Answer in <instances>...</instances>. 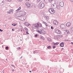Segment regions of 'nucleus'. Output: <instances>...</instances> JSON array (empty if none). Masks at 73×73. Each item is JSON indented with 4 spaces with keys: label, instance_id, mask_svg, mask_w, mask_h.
I'll list each match as a JSON object with an SVG mask.
<instances>
[{
    "label": "nucleus",
    "instance_id": "f257e3e1",
    "mask_svg": "<svg viewBox=\"0 0 73 73\" xmlns=\"http://www.w3.org/2000/svg\"><path fill=\"white\" fill-rule=\"evenodd\" d=\"M40 9H43L45 7V5L42 2H40L39 4Z\"/></svg>",
    "mask_w": 73,
    "mask_h": 73
},
{
    "label": "nucleus",
    "instance_id": "f03ea898",
    "mask_svg": "<svg viewBox=\"0 0 73 73\" xmlns=\"http://www.w3.org/2000/svg\"><path fill=\"white\" fill-rule=\"evenodd\" d=\"M38 26H39V25H38V24H34L32 25L33 28H35V29L36 28V29H39V27Z\"/></svg>",
    "mask_w": 73,
    "mask_h": 73
},
{
    "label": "nucleus",
    "instance_id": "7ed1b4c3",
    "mask_svg": "<svg viewBox=\"0 0 73 73\" xmlns=\"http://www.w3.org/2000/svg\"><path fill=\"white\" fill-rule=\"evenodd\" d=\"M51 7L52 8H53V9H56L57 7V9H59V8H60L58 6H57V5L56 4H54L52 5Z\"/></svg>",
    "mask_w": 73,
    "mask_h": 73
},
{
    "label": "nucleus",
    "instance_id": "20e7f679",
    "mask_svg": "<svg viewBox=\"0 0 73 73\" xmlns=\"http://www.w3.org/2000/svg\"><path fill=\"white\" fill-rule=\"evenodd\" d=\"M48 11L49 12H50V13H51V14H54V13H55V11L52 8L50 9Z\"/></svg>",
    "mask_w": 73,
    "mask_h": 73
},
{
    "label": "nucleus",
    "instance_id": "39448f33",
    "mask_svg": "<svg viewBox=\"0 0 73 73\" xmlns=\"http://www.w3.org/2000/svg\"><path fill=\"white\" fill-rule=\"evenodd\" d=\"M3 5H4V0H0V6H3Z\"/></svg>",
    "mask_w": 73,
    "mask_h": 73
},
{
    "label": "nucleus",
    "instance_id": "423d86ee",
    "mask_svg": "<svg viewBox=\"0 0 73 73\" xmlns=\"http://www.w3.org/2000/svg\"><path fill=\"white\" fill-rule=\"evenodd\" d=\"M55 33H56L58 34V35H60V34L61 33V32L60 30H56L55 31Z\"/></svg>",
    "mask_w": 73,
    "mask_h": 73
},
{
    "label": "nucleus",
    "instance_id": "0eeeda50",
    "mask_svg": "<svg viewBox=\"0 0 73 73\" xmlns=\"http://www.w3.org/2000/svg\"><path fill=\"white\" fill-rule=\"evenodd\" d=\"M60 27L61 29H65V25L63 24L61 25Z\"/></svg>",
    "mask_w": 73,
    "mask_h": 73
},
{
    "label": "nucleus",
    "instance_id": "6e6552de",
    "mask_svg": "<svg viewBox=\"0 0 73 73\" xmlns=\"http://www.w3.org/2000/svg\"><path fill=\"white\" fill-rule=\"evenodd\" d=\"M59 5L61 7H64V2H60L59 3Z\"/></svg>",
    "mask_w": 73,
    "mask_h": 73
},
{
    "label": "nucleus",
    "instance_id": "1a4fd4ad",
    "mask_svg": "<svg viewBox=\"0 0 73 73\" xmlns=\"http://www.w3.org/2000/svg\"><path fill=\"white\" fill-rule=\"evenodd\" d=\"M25 5L26 6L28 7V8L31 7V5L29 3H25Z\"/></svg>",
    "mask_w": 73,
    "mask_h": 73
},
{
    "label": "nucleus",
    "instance_id": "9d476101",
    "mask_svg": "<svg viewBox=\"0 0 73 73\" xmlns=\"http://www.w3.org/2000/svg\"><path fill=\"white\" fill-rule=\"evenodd\" d=\"M53 23L54 25H56L58 24V22L56 21H53Z\"/></svg>",
    "mask_w": 73,
    "mask_h": 73
},
{
    "label": "nucleus",
    "instance_id": "9b49d317",
    "mask_svg": "<svg viewBox=\"0 0 73 73\" xmlns=\"http://www.w3.org/2000/svg\"><path fill=\"white\" fill-rule=\"evenodd\" d=\"M15 17L17 18V17H20V16H19V13H15Z\"/></svg>",
    "mask_w": 73,
    "mask_h": 73
},
{
    "label": "nucleus",
    "instance_id": "f8f14e48",
    "mask_svg": "<svg viewBox=\"0 0 73 73\" xmlns=\"http://www.w3.org/2000/svg\"><path fill=\"white\" fill-rule=\"evenodd\" d=\"M70 25H71V23L70 22H68L66 24V26L68 27H69Z\"/></svg>",
    "mask_w": 73,
    "mask_h": 73
},
{
    "label": "nucleus",
    "instance_id": "ddd939ff",
    "mask_svg": "<svg viewBox=\"0 0 73 73\" xmlns=\"http://www.w3.org/2000/svg\"><path fill=\"white\" fill-rule=\"evenodd\" d=\"M64 43L63 42H61L60 44V45L61 47H64Z\"/></svg>",
    "mask_w": 73,
    "mask_h": 73
},
{
    "label": "nucleus",
    "instance_id": "4468645a",
    "mask_svg": "<svg viewBox=\"0 0 73 73\" xmlns=\"http://www.w3.org/2000/svg\"><path fill=\"white\" fill-rule=\"evenodd\" d=\"M65 31L66 32V33L67 35H69V34H70V32H69V31H68V30H65Z\"/></svg>",
    "mask_w": 73,
    "mask_h": 73
},
{
    "label": "nucleus",
    "instance_id": "2eb2a0df",
    "mask_svg": "<svg viewBox=\"0 0 73 73\" xmlns=\"http://www.w3.org/2000/svg\"><path fill=\"white\" fill-rule=\"evenodd\" d=\"M41 34H45V32L43 30H41Z\"/></svg>",
    "mask_w": 73,
    "mask_h": 73
},
{
    "label": "nucleus",
    "instance_id": "dca6fc26",
    "mask_svg": "<svg viewBox=\"0 0 73 73\" xmlns=\"http://www.w3.org/2000/svg\"><path fill=\"white\" fill-rule=\"evenodd\" d=\"M22 16H24V15H26V13H25L24 11H23L22 12Z\"/></svg>",
    "mask_w": 73,
    "mask_h": 73
},
{
    "label": "nucleus",
    "instance_id": "f3484780",
    "mask_svg": "<svg viewBox=\"0 0 73 73\" xmlns=\"http://www.w3.org/2000/svg\"><path fill=\"white\" fill-rule=\"evenodd\" d=\"M45 19L46 20H48L49 19V17L48 16H46L45 17Z\"/></svg>",
    "mask_w": 73,
    "mask_h": 73
},
{
    "label": "nucleus",
    "instance_id": "a211bd4d",
    "mask_svg": "<svg viewBox=\"0 0 73 73\" xmlns=\"http://www.w3.org/2000/svg\"><path fill=\"white\" fill-rule=\"evenodd\" d=\"M36 32L40 33V34H41V30L40 31L38 30H36Z\"/></svg>",
    "mask_w": 73,
    "mask_h": 73
},
{
    "label": "nucleus",
    "instance_id": "6ab92c4d",
    "mask_svg": "<svg viewBox=\"0 0 73 73\" xmlns=\"http://www.w3.org/2000/svg\"><path fill=\"white\" fill-rule=\"evenodd\" d=\"M58 0H54V2L55 3L57 4V3H58Z\"/></svg>",
    "mask_w": 73,
    "mask_h": 73
},
{
    "label": "nucleus",
    "instance_id": "aec40b11",
    "mask_svg": "<svg viewBox=\"0 0 73 73\" xmlns=\"http://www.w3.org/2000/svg\"><path fill=\"white\" fill-rule=\"evenodd\" d=\"M25 31H26V32H28V30L27 28L26 27L25 28Z\"/></svg>",
    "mask_w": 73,
    "mask_h": 73
},
{
    "label": "nucleus",
    "instance_id": "412c9836",
    "mask_svg": "<svg viewBox=\"0 0 73 73\" xmlns=\"http://www.w3.org/2000/svg\"><path fill=\"white\" fill-rule=\"evenodd\" d=\"M41 38L42 40H44V38L43 36H41Z\"/></svg>",
    "mask_w": 73,
    "mask_h": 73
},
{
    "label": "nucleus",
    "instance_id": "4be33fe9",
    "mask_svg": "<svg viewBox=\"0 0 73 73\" xmlns=\"http://www.w3.org/2000/svg\"><path fill=\"white\" fill-rule=\"evenodd\" d=\"M11 11L10 10L9 11H7V13H8V14H10L11 13Z\"/></svg>",
    "mask_w": 73,
    "mask_h": 73
},
{
    "label": "nucleus",
    "instance_id": "5701e85b",
    "mask_svg": "<svg viewBox=\"0 0 73 73\" xmlns=\"http://www.w3.org/2000/svg\"><path fill=\"white\" fill-rule=\"evenodd\" d=\"M58 44H59V43L58 42H57L56 43H55V45H57Z\"/></svg>",
    "mask_w": 73,
    "mask_h": 73
},
{
    "label": "nucleus",
    "instance_id": "b1692460",
    "mask_svg": "<svg viewBox=\"0 0 73 73\" xmlns=\"http://www.w3.org/2000/svg\"><path fill=\"white\" fill-rule=\"evenodd\" d=\"M41 0H37V3H39V2H40V1H41Z\"/></svg>",
    "mask_w": 73,
    "mask_h": 73
},
{
    "label": "nucleus",
    "instance_id": "393cba45",
    "mask_svg": "<svg viewBox=\"0 0 73 73\" xmlns=\"http://www.w3.org/2000/svg\"><path fill=\"white\" fill-rule=\"evenodd\" d=\"M8 49H9V47L8 46H7L6 47V50H8Z\"/></svg>",
    "mask_w": 73,
    "mask_h": 73
},
{
    "label": "nucleus",
    "instance_id": "a878e982",
    "mask_svg": "<svg viewBox=\"0 0 73 73\" xmlns=\"http://www.w3.org/2000/svg\"><path fill=\"white\" fill-rule=\"evenodd\" d=\"M17 24L15 23H13L12 24V25H13V26H15V25H16Z\"/></svg>",
    "mask_w": 73,
    "mask_h": 73
},
{
    "label": "nucleus",
    "instance_id": "bb28decb",
    "mask_svg": "<svg viewBox=\"0 0 73 73\" xmlns=\"http://www.w3.org/2000/svg\"><path fill=\"white\" fill-rule=\"evenodd\" d=\"M71 31H73V27H72Z\"/></svg>",
    "mask_w": 73,
    "mask_h": 73
},
{
    "label": "nucleus",
    "instance_id": "cd10ccee",
    "mask_svg": "<svg viewBox=\"0 0 73 73\" xmlns=\"http://www.w3.org/2000/svg\"><path fill=\"white\" fill-rule=\"evenodd\" d=\"M51 48V46H48V47L47 48L48 49H49V48Z\"/></svg>",
    "mask_w": 73,
    "mask_h": 73
},
{
    "label": "nucleus",
    "instance_id": "c85d7f7f",
    "mask_svg": "<svg viewBox=\"0 0 73 73\" xmlns=\"http://www.w3.org/2000/svg\"><path fill=\"white\" fill-rule=\"evenodd\" d=\"M13 9H11L10 11H11V13H13Z\"/></svg>",
    "mask_w": 73,
    "mask_h": 73
},
{
    "label": "nucleus",
    "instance_id": "c756f323",
    "mask_svg": "<svg viewBox=\"0 0 73 73\" xmlns=\"http://www.w3.org/2000/svg\"><path fill=\"white\" fill-rule=\"evenodd\" d=\"M52 47H53L52 48L53 49H54V48H56V46H53Z\"/></svg>",
    "mask_w": 73,
    "mask_h": 73
},
{
    "label": "nucleus",
    "instance_id": "7c9ffc66",
    "mask_svg": "<svg viewBox=\"0 0 73 73\" xmlns=\"http://www.w3.org/2000/svg\"><path fill=\"white\" fill-rule=\"evenodd\" d=\"M35 53H38V52H37V51H35L34 52V54H35Z\"/></svg>",
    "mask_w": 73,
    "mask_h": 73
},
{
    "label": "nucleus",
    "instance_id": "2f4dec72",
    "mask_svg": "<svg viewBox=\"0 0 73 73\" xmlns=\"http://www.w3.org/2000/svg\"><path fill=\"white\" fill-rule=\"evenodd\" d=\"M19 1V2H22L23 1V0H18Z\"/></svg>",
    "mask_w": 73,
    "mask_h": 73
},
{
    "label": "nucleus",
    "instance_id": "473e14b6",
    "mask_svg": "<svg viewBox=\"0 0 73 73\" xmlns=\"http://www.w3.org/2000/svg\"><path fill=\"white\" fill-rule=\"evenodd\" d=\"M48 41H50V38H48Z\"/></svg>",
    "mask_w": 73,
    "mask_h": 73
},
{
    "label": "nucleus",
    "instance_id": "72a5a7b5",
    "mask_svg": "<svg viewBox=\"0 0 73 73\" xmlns=\"http://www.w3.org/2000/svg\"><path fill=\"white\" fill-rule=\"evenodd\" d=\"M43 24H44L45 25H46V22H43Z\"/></svg>",
    "mask_w": 73,
    "mask_h": 73
},
{
    "label": "nucleus",
    "instance_id": "f704fd0d",
    "mask_svg": "<svg viewBox=\"0 0 73 73\" xmlns=\"http://www.w3.org/2000/svg\"><path fill=\"white\" fill-rule=\"evenodd\" d=\"M11 66H13V67H14V69H15V66H14V65H11Z\"/></svg>",
    "mask_w": 73,
    "mask_h": 73
},
{
    "label": "nucleus",
    "instance_id": "c9c22d12",
    "mask_svg": "<svg viewBox=\"0 0 73 73\" xmlns=\"http://www.w3.org/2000/svg\"><path fill=\"white\" fill-rule=\"evenodd\" d=\"M46 27H48V24H47V23H46Z\"/></svg>",
    "mask_w": 73,
    "mask_h": 73
},
{
    "label": "nucleus",
    "instance_id": "e433bc0d",
    "mask_svg": "<svg viewBox=\"0 0 73 73\" xmlns=\"http://www.w3.org/2000/svg\"><path fill=\"white\" fill-rule=\"evenodd\" d=\"M51 29H53V28H54L52 26H51Z\"/></svg>",
    "mask_w": 73,
    "mask_h": 73
},
{
    "label": "nucleus",
    "instance_id": "4c0bfd02",
    "mask_svg": "<svg viewBox=\"0 0 73 73\" xmlns=\"http://www.w3.org/2000/svg\"><path fill=\"white\" fill-rule=\"evenodd\" d=\"M18 10H20V9H21V7H19L18 9Z\"/></svg>",
    "mask_w": 73,
    "mask_h": 73
},
{
    "label": "nucleus",
    "instance_id": "58836bf2",
    "mask_svg": "<svg viewBox=\"0 0 73 73\" xmlns=\"http://www.w3.org/2000/svg\"><path fill=\"white\" fill-rule=\"evenodd\" d=\"M35 37H37V35H35Z\"/></svg>",
    "mask_w": 73,
    "mask_h": 73
},
{
    "label": "nucleus",
    "instance_id": "ea45409f",
    "mask_svg": "<svg viewBox=\"0 0 73 73\" xmlns=\"http://www.w3.org/2000/svg\"><path fill=\"white\" fill-rule=\"evenodd\" d=\"M3 30L0 29V32H3Z\"/></svg>",
    "mask_w": 73,
    "mask_h": 73
},
{
    "label": "nucleus",
    "instance_id": "a19ab883",
    "mask_svg": "<svg viewBox=\"0 0 73 73\" xmlns=\"http://www.w3.org/2000/svg\"><path fill=\"white\" fill-rule=\"evenodd\" d=\"M70 1H71V2H72V3H73V0H69Z\"/></svg>",
    "mask_w": 73,
    "mask_h": 73
},
{
    "label": "nucleus",
    "instance_id": "79ce46f5",
    "mask_svg": "<svg viewBox=\"0 0 73 73\" xmlns=\"http://www.w3.org/2000/svg\"><path fill=\"white\" fill-rule=\"evenodd\" d=\"M26 32L27 35H29V33H28V32Z\"/></svg>",
    "mask_w": 73,
    "mask_h": 73
},
{
    "label": "nucleus",
    "instance_id": "37998d69",
    "mask_svg": "<svg viewBox=\"0 0 73 73\" xmlns=\"http://www.w3.org/2000/svg\"><path fill=\"white\" fill-rule=\"evenodd\" d=\"M26 1H30V0H25Z\"/></svg>",
    "mask_w": 73,
    "mask_h": 73
},
{
    "label": "nucleus",
    "instance_id": "c03bdc74",
    "mask_svg": "<svg viewBox=\"0 0 73 73\" xmlns=\"http://www.w3.org/2000/svg\"><path fill=\"white\" fill-rule=\"evenodd\" d=\"M21 49V48H20V47H19L18 48V49Z\"/></svg>",
    "mask_w": 73,
    "mask_h": 73
},
{
    "label": "nucleus",
    "instance_id": "a18cd8bd",
    "mask_svg": "<svg viewBox=\"0 0 73 73\" xmlns=\"http://www.w3.org/2000/svg\"><path fill=\"white\" fill-rule=\"evenodd\" d=\"M53 45H56V44L55 43H53Z\"/></svg>",
    "mask_w": 73,
    "mask_h": 73
},
{
    "label": "nucleus",
    "instance_id": "49530a36",
    "mask_svg": "<svg viewBox=\"0 0 73 73\" xmlns=\"http://www.w3.org/2000/svg\"><path fill=\"white\" fill-rule=\"evenodd\" d=\"M28 26H29V25H31L30 24H28L27 25Z\"/></svg>",
    "mask_w": 73,
    "mask_h": 73
},
{
    "label": "nucleus",
    "instance_id": "de8ad7c7",
    "mask_svg": "<svg viewBox=\"0 0 73 73\" xmlns=\"http://www.w3.org/2000/svg\"><path fill=\"white\" fill-rule=\"evenodd\" d=\"M19 10L18 9L17 10H16V12H17V11H19Z\"/></svg>",
    "mask_w": 73,
    "mask_h": 73
},
{
    "label": "nucleus",
    "instance_id": "09e8293b",
    "mask_svg": "<svg viewBox=\"0 0 73 73\" xmlns=\"http://www.w3.org/2000/svg\"><path fill=\"white\" fill-rule=\"evenodd\" d=\"M12 31H15V29H12Z\"/></svg>",
    "mask_w": 73,
    "mask_h": 73
},
{
    "label": "nucleus",
    "instance_id": "8fccbe9b",
    "mask_svg": "<svg viewBox=\"0 0 73 73\" xmlns=\"http://www.w3.org/2000/svg\"><path fill=\"white\" fill-rule=\"evenodd\" d=\"M12 71H13V72H14L15 71V70H14L13 69L12 70Z\"/></svg>",
    "mask_w": 73,
    "mask_h": 73
},
{
    "label": "nucleus",
    "instance_id": "3c124183",
    "mask_svg": "<svg viewBox=\"0 0 73 73\" xmlns=\"http://www.w3.org/2000/svg\"><path fill=\"white\" fill-rule=\"evenodd\" d=\"M69 41V40H66V41Z\"/></svg>",
    "mask_w": 73,
    "mask_h": 73
},
{
    "label": "nucleus",
    "instance_id": "603ef678",
    "mask_svg": "<svg viewBox=\"0 0 73 73\" xmlns=\"http://www.w3.org/2000/svg\"><path fill=\"white\" fill-rule=\"evenodd\" d=\"M40 27H42V25H40Z\"/></svg>",
    "mask_w": 73,
    "mask_h": 73
},
{
    "label": "nucleus",
    "instance_id": "864d4df0",
    "mask_svg": "<svg viewBox=\"0 0 73 73\" xmlns=\"http://www.w3.org/2000/svg\"><path fill=\"white\" fill-rule=\"evenodd\" d=\"M22 57H23V56H22L20 58V59H21V58H22Z\"/></svg>",
    "mask_w": 73,
    "mask_h": 73
},
{
    "label": "nucleus",
    "instance_id": "5fc2aeb1",
    "mask_svg": "<svg viewBox=\"0 0 73 73\" xmlns=\"http://www.w3.org/2000/svg\"><path fill=\"white\" fill-rule=\"evenodd\" d=\"M29 72H30V73H31V72H32V71H29Z\"/></svg>",
    "mask_w": 73,
    "mask_h": 73
},
{
    "label": "nucleus",
    "instance_id": "6e6d98bb",
    "mask_svg": "<svg viewBox=\"0 0 73 73\" xmlns=\"http://www.w3.org/2000/svg\"><path fill=\"white\" fill-rule=\"evenodd\" d=\"M21 20H22V21H23L24 20H25V19H24V20H23V19H21Z\"/></svg>",
    "mask_w": 73,
    "mask_h": 73
},
{
    "label": "nucleus",
    "instance_id": "4d7b16f0",
    "mask_svg": "<svg viewBox=\"0 0 73 73\" xmlns=\"http://www.w3.org/2000/svg\"><path fill=\"white\" fill-rule=\"evenodd\" d=\"M71 44H73V42H71Z\"/></svg>",
    "mask_w": 73,
    "mask_h": 73
},
{
    "label": "nucleus",
    "instance_id": "13d9d810",
    "mask_svg": "<svg viewBox=\"0 0 73 73\" xmlns=\"http://www.w3.org/2000/svg\"><path fill=\"white\" fill-rule=\"evenodd\" d=\"M44 2H45V0H43Z\"/></svg>",
    "mask_w": 73,
    "mask_h": 73
},
{
    "label": "nucleus",
    "instance_id": "bf43d9fd",
    "mask_svg": "<svg viewBox=\"0 0 73 73\" xmlns=\"http://www.w3.org/2000/svg\"><path fill=\"white\" fill-rule=\"evenodd\" d=\"M21 18L22 19H24L23 18V17L22 18Z\"/></svg>",
    "mask_w": 73,
    "mask_h": 73
},
{
    "label": "nucleus",
    "instance_id": "052dcab7",
    "mask_svg": "<svg viewBox=\"0 0 73 73\" xmlns=\"http://www.w3.org/2000/svg\"><path fill=\"white\" fill-rule=\"evenodd\" d=\"M62 49H64V48H62Z\"/></svg>",
    "mask_w": 73,
    "mask_h": 73
},
{
    "label": "nucleus",
    "instance_id": "680f3d73",
    "mask_svg": "<svg viewBox=\"0 0 73 73\" xmlns=\"http://www.w3.org/2000/svg\"><path fill=\"white\" fill-rule=\"evenodd\" d=\"M51 1H53V0H50Z\"/></svg>",
    "mask_w": 73,
    "mask_h": 73
},
{
    "label": "nucleus",
    "instance_id": "e2e57ef3",
    "mask_svg": "<svg viewBox=\"0 0 73 73\" xmlns=\"http://www.w3.org/2000/svg\"><path fill=\"white\" fill-rule=\"evenodd\" d=\"M6 60L7 61V59H6Z\"/></svg>",
    "mask_w": 73,
    "mask_h": 73
},
{
    "label": "nucleus",
    "instance_id": "0e129e2a",
    "mask_svg": "<svg viewBox=\"0 0 73 73\" xmlns=\"http://www.w3.org/2000/svg\"><path fill=\"white\" fill-rule=\"evenodd\" d=\"M21 41H22V40H21Z\"/></svg>",
    "mask_w": 73,
    "mask_h": 73
},
{
    "label": "nucleus",
    "instance_id": "69168bd1",
    "mask_svg": "<svg viewBox=\"0 0 73 73\" xmlns=\"http://www.w3.org/2000/svg\"><path fill=\"white\" fill-rule=\"evenodd\" d=\"M21 31H22V30H21Z\"/></svg>",
    "mask_w": 73,
    "mask_h": 73
},
{
    "label": "nucleus",
    "instance_id": "338daca9",
    "mask_svg": "<svg viewBox=\"0 0 73 73\" xmlns=\"http://www.w3.org/2000/svg\"><path fill=\"white\" fill-rule=\"evenodd\" d=\"M32 71H33V70H32Z\"/></svg>",
    "mask_w": 73,
    "mask_h": 73
},
{
    "label": "nucleus",
    "instance_id": "774afa93",
    "mask_svg": "<svg viewBox=\"0 0 73 73\" xmlns=\"http://www.w3.org/2000/svg\"><path fill=\"white\" fill-rule=\"evenodd\" d=\"M3 73H4V72H3Z\"/></svg>",
    "mask_w": 73,
    "mask_h": 73
}]
</instances>
